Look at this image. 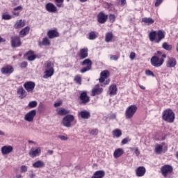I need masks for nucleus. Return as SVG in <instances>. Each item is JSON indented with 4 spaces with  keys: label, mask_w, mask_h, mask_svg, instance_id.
Returning a JSON list of instances; mask_svg holds the SVG:
<instances>
[{
    "label": "nucleus",
    "mask_w": 178,
    "mask_h": 178,
    "mask_svg": "<svg viewBox=\"0 0 178 178\" xmlns=\"http://www.w3.org/2000/svg\"><path fill=\"white\" fill-rule=\"evenodd\" d=\"M166 58V54H162V51H157L155 56H153L150 59L151 65L154 67H161L163 63H165V58Z\"/></svg>",
    "instance_id": "f257e3e1"
},
{
    "label": "nucleus",
    "mask_w": 178,
    "mask_h": 178,
    "mask_svg": "<svg viewBox=\"0 0 178 178\" xmlns=\"http://www.w3.org/2000/svg\"><path fill=\"white\" fill-rule=\"evenodd\" d=\"M137 109H138L137 106L134 104L128 106L126 108L125 113H124V116L126 119H128V120L133 119L134 115H136V112H137Z\"/></svg>",
    "instance_id": "f03ea898"
},
{
    "label": "nucleus",
    "mask_w": 178,
    "mask_h": 178,
    "mask_svg": "<svg viewBox=\"0 0 178 178\" xmlns=\"http://www.w3.org/2000/svg\"><path fill=\"white\" fill-rule=\"evenodd\" d=\"M163 119L168 123L175 122V113L170 109H167L163 112Z\"/></svg>",
    "instance_id": "7ed1b4c3"
},
{
    "label": "nucleus",
    "mask_w": 178,
    "mask_h": 178,
    "mask_svg": "<svg viewBox=\"0 0 178 178\" xmlns=\"http://www.w3.org/2000/svg\"><path fill=\"white\" fill-rule=\"evenodd\" d=\"M44 78L51 77V76H54L55 70H54V63H52L51 61L47 63L44 67Z\"/></svg>",
    "instance_id": "20e7f679"
},
{
    "label": "nucleus",
    "mask_w": 178,
    "mask_h": 178,
    "mask_svg": "<svg viewBox=\"0 0 178 178\" xmlns=\"http://www.w3.org/2000/svg\"><path fill=\"white\" fill-rule=\"evenodd\" d=\"M74 122V116L72 115H65L61 122L64 127H72V123Z\"/></svg>",
    "instance_id": "39448f33"
},
{
    "label": "nucleus",
    "mask_w": 178,
    "mask_h": 178,
    "mask_svg": "<svg viewBox=\"0 0 178 178\" xmlns=\"http://www.w3.org/2000/svg\"><path fill=\"white\" fill-rule=\"evenodd\" d=\"M81 66H86L81 70V73H86V72L91 70V67L92 66V61H91L90 58H86L81 63Z\"/></svg>",
    "instance_id": "423d86ee"
},
{
    "label": "nucleus",
    "mask_w": 178,
    "mask_h": 178,
    "mask_svg": "<svg viewBox=\"0 0 178 178\" xmlns=\"http://www.w3.org/2000/svg\"><path fill=\"white\" fill-rule=\"evenodd\" d=\"M36 115H37V111L31 110L29 112H28L26 114H25L24 119L25 122H29V123H31L32 122H34V118H35Z\"/></svg>",
    "instance_id": "0eeeda50"
},
{
    "label": "nucleus",
    "mask_w": 178,
    "mask_h": 178,
    "mask_svg": "<svg viewBox=\"0 0 178 178\" xmlns=\"http://www.w3.org/2000/svg\"><path fill=\"white\" fill-rule=\"evenodd\" d=\"M161 172L163 177H168V175H170L173 172V167L170 165H165L161 167Z\"/></svg>",
    "instance_id": "6e6552de"
},
{
    "label": "nucleus",
    "mask_w": 178,
    "mask_h": 178,
    "mask_svg": "<svg viewBox=\"0 0 178 178\" xmlns=\"http://www.w3.org/2000/svg\"><path fill=\"white\" fill-rule=\"evenodd\" d=\"M15 72V68L12 65H8L1 68V73L7 76H10Z\"/></svg>",
    "instance_id": "1a4fd4ad"
},
{
    "label": "nucleus",
    "mask_w": 178,
    "mask_h": 178,
    "mask_svg": "<svg viewBox=\"0 0 178 178\" xmlns=\"http://www.w3.org/2000/svg\"><path fill=\"white\" fill-rule=\"evenodd\" d=\"M41 147H32L29 151V156L31 158H37V156H40L41 155Z\"/></svg>",
    "instance_id": "9d476101"
},
{
    "label": "nucleus",
    "mask_w": 178,
    "mask_h": 178,
    "mask_svg": "<svg viewBox=\"0 0 178 178\" xmlns=\"http://www.w3.org/2000/svg\"><path fill=\"white\" fill-rule=\"evenodd\" d=\"M24 87L25 90H26L27 92H33V91H34V88H35V83L33 81L25 82Z\"/></svg>",
    "instance_id": "9b49d317"
},
{
    "label": "nucleus",
    "mask_w": 178,
    "mask_h": 178,
    "mask_svg": "<svg viewBox=\"0 0 178 178\" xmlns=\"http://www.w3.org/2000/svg\"><path fill=\"white\" fill-rule=\"evenodd\" d=\"M11 45L13 48H17V47H20V45H22V41L20 40V37L12 36Z\"/></svg>",
    "instance_id": "f8f14e48"
},
{
    "label": "nucleus",
    "mask_w": 178,
    "mask_h": 178,
    "mask_svg": "<svg viewBox=\"0 0 178 178\" xmlns=\"http://www.w3.org/2000/svg\"><path fill=\"white\" fill-rule=\"evenodd\" d=\"M10 152H13V147L11 145H5L1 147L2 155H9Z\"/></svg>",
    "instance_id": "ddd939ff"
},
{
    "label": "nucleus",
    "mask_w": 178,
    "mask_h": 178,
    "mask_svg": "<svg viewBox=\"0 0 178 178\" xmlns=\"http://www.w3.org/2000/svg\"><path fill=\"white\" fill-rule=\"evenodd\" d=\"M111 73L108 70H104L100 73L99 83H104L106 79H108Z\"/></svg>",
    "instance_id": "4468645a"
},
{
    "label": "nucleus",
    "mask_w": 178,
    "mask_h": 178,
    "mask_svg": "<svg viewBox=\"0 0 178 178\" xmlns=\"http://www.w3.org/2000/svg\"><path fill=\"white\" fill-rule=\"evenodd\" d=\"M46 10L50 13H55L58 11V8L52 3H48L45 6Z\"/></svg>",
    "instance_id": "2eb2a0df"
},
{
    "label": "nucleus",
    "mask_w": 178,
    "mask_h": 178,
    "mask_svg": "<svg viewBox=\"0 0 178 178\" xmlns=\"http://www.w3.org/2000/svg\"><path fill=\"white\" fill-rule=\"evenodd\" d=\"M108 15H104L102 12L99 13L97 15V21L101 24H104V23H106Z\"/></svg>",
    "instance_id": "dca6fc26"
},
{
    "label": "nucleus",
    "mask_w": 178,
    "mask_h": 178,
    "mask_svg": "<svg viewBox=\"0 0 178 178\" xmlns=\"http://www.w3.org/2000/svg\"><path fill=\"white\" fill-rule=\"evenodd\" d=\"M176 65H177V61L176 60V58L172 57H168V61L166 64L167 67H175Z\"/></svg>",
    "instance_id": "f3484780"
},
{
    "label": "nucleus",
    "mask_w": 178,
    "mask_h": 178,
    "mask_svg": "<svg viewBox=\"0 0 178 178\" xmlns=\"http://www.w3.org/2000/svg\"><path fill=\"white\" fill-rule=\"evenodd\" d=\"M146 172L147 170L145 169V167L140 166L136 170V175L138 177H143Z\"/></svg>",
    "instance_id": "a211bd4d"
},
{
    "label": "nucleus",
    "mask_w": 178,
    "mask_h": 178,
    "mask_svg": "<svg viewBox=\"0 0 178 178\" xmlns=\"http://www.w3.org/2000/svg\"><path fill=\"white\" fill-rule=\"evenodd\" d=\"M24 26H26V21L24 19H19L15 22L13 27L14 29H22V27H24Z\"/></svg>",
    "instance_id": "6ab92c4d"
},
{
    "label": "nucleus",
    "mask_w": 178,
    "mask_h": 178,
    "mask_svg": "<svg viewBox=\"0 0 178 178\" xmlns=\"http://www.w3.org/2000/svg\"><path fill=\"white\" fill-rule=\"evenodd\" d=\"M80 99L82 101V104H88L90 97L87 95V92L84 91L80 95Z\"/></svg>",
    "instance_id": "aec40b11"
},
{
    "label": "nucleus",
    "mask_w": 178,
    "mask_h": 178,
    "mask_svg": "<svg viewBox=\"0 0 178 178\" xmlns=\"http://www.w3.org/2000/svg\"><path fill=\"white\" fill-rule=\"evenodd\" d=\"M88 57V49L83 48L81 49L79 51V58L80 59H86V58Z\"/></svg>",
    "instance_id": "412c9836"
},
{
    "label": "nucleus",
    "mask_w": 178,
    "mask_h": 178,
    "mask_svg": "<svg viewBox=\"0 0 178 178\" xmlns=\"http://www.w3.org/2000/svg\"><path fill=\"white\" fill-rule=\"evenodd\" d=\"M109 95L111 97L113 95H116L118 94V86H116V84H112L108 89Z\"/></svg>",
    "instance_id": "4be33fe9"
},
{
    "label": "nucleus",
    "mask_w": 178,
    "mask_h": 178,
    "mask_svg": "<svg viewBox=\"0 0 178 178\" xmlns=\"http://www.w3.org/2000/svg\"><path fill=\"white\" fill-rule=\"evenodd\" d=\"M39 47H49L51 41L48 38H44L42 41L38 42Z\"/></svg>",
    "instance_id": "5701e85b"
},
{
    "label": "nucleus",
    "mask_w": 178,
    "mask_h": 178,
    "mask_svg": "<svg viewBox=\"0 0 178 178\" xmlns=\"http://www.w3.org/2000/svg\"><path fill=\"white\" fill-rule=\"evenodd\" d=\"M33 167L35 169H42V168H45V163L41 160H38L33 164Z\"/></svg>",
    "instance_id": "b1692460"
},
{
    "label": "nucleus",
    "mask_w": 178,
    "mask_h": 178,
    "mask_svg": "<svg viewBox=\"0 0 178 178\" xmlns=\"http://www.w3.org/2000/svg\"><path fill=\"white\" fill-rule=\"evenodd\" d=\"M102 92V88H99V85H96L95 88L92 90V96L99 95Z\"/></svg>",
    "instance_id": "393cba45"
},
{
    "label": "nucleus",
    "mask_w": 178,
    "mask_h": 178,
    "mask_svg": "<svg viewBox=\"0 0 178 178\" xmlns=\"http://www.w3.org/2000/svg\"><path fill=\"white\" fill-rule=\"evenodd\" d=\"M29 33H30V27L29 26H26L25 28L22 29L19 34V37L21 38H23V37H26V35H27V34H29Z\"/></svg>",
    "instance_id": "a878e982"
},
{
    "label": "nucleus",
    "mask_w": 178,
    "mask_h": 178,
    "mask_svg": "<svg viewBox=\"0 0 178 178\" xmlns=\"http://www.w3.org/2000/svg\"><path fill=\"white\" fill-rule=\"evenodd\" d=\"M78 115L81 119H90V116H91V114L88 111H82Z\"/></svg>",
    "instance_id": "bb28decb"
},
{
    "label": "nucleus",
    "mask_w": 178,
    "mask_h": 178,
    "mask_svg": "<svg viewBox=\"0 0 178 178\" xmlns=\"http://www.w3.org/2000/svg\"><path fill=\"white\" fill-rule=\"evenodd\" d=\"M17 94L18 95H19V98L21 99H23V98H25V97H26L27 95V92H26L24 88H23V87H21L17 89Z\"/></svg>",
    "instance_id": "cd10ccee"
},
{
    "label": "nucleus",
    "mask_w": 178,
    "mask_h": 178,
    "mask_svg": "<svg viewBox=\"0 0 178 178\" xmlns=\"http://www.w3.org/2000/svg\"><path fill=\"white\" fill-rule=\"evenodd\" d=\"M47 36L49 38H56V37H59V33L55 30H50L47 32Z\"/></svg>",
    "instance_id": "c85d7f7f"
},
{
    "label": "nucleus",
    "mask_w": 178,
    "mask_h": 178,
    "mask_svg": "<svg viewBox=\"0 0 178 178\" xmlns=\"http://www.w3.org/2000/svg\"><path fill=\"white\" fill-rule=\"evenodd\" d=\"M157 36H158V39L156 40V42L157 44H159L161 42V41H162V40H163V38H165V31H159L157 32Z\"/></svg>",
    "instance_id": "c756f323"
},
{
    "label": "nucleus",
    "mask_w": 178,
    "mask_h": 178,
    "mask_svg": "<svg viewBox=\"0 0 178 178\" xmlns=\"http://www.w3.org/2000/svg\"><path fill=\"white\" fill-rule=\"evenodd\" d=\"M123 154H124V151L123 150V149L118 148L114 151L113 156L114 158L118 159V158H120V156H122Z\"/></svg>",
    "instance_id": "7c9ffc66"
},
{
    "label": "nucleus",
    "mask_w": 178,
    "mask_h": 178,
    "mask_svg": "<svg viewBox=\"0 0 178 178\" xmlns=\"http://www.w3.org/2000/svg\"><path fill=\"white\" fill-rule=\"evenodd\" d=\"M162 151H163V143L155 145L154 152L157 155H161Z\"/></svg>",
    "instance_id": "2f4dec72"
},
{
    "label": "nucleus",
    "mask_w": 178,
    "mask_h": 178,
    "mask_svg": "<svg viewBox=\"0 0 178 178\" xmlns=\"http://www.w3.org/2000/svg\"><path fill=\"white\" fill-rule=\"evenodd\" d=\"M105 176V171L104 170H99L96 171L93 176L91 178H103Z\"/></svg>",
    "instance_id": "473e14b6"
},
{
    "label": "nucleus",
    "mask_w": 178,
    "mask_h": 178,
    "mask_svg": "<svg viewBox=\"0 0 178 178\" xmlns=\"http://www.w3.org/2000/svg\"><path fill=\"white\" fill-rule=\"evenodd\" d=\"M142 22L147 24V26H150V24H154L155 21L151 17H144L142 19Z\"/></svg>",
    "instance_id": "72a5a7b5"
},
{
    "label": "nucleus",
    "mask_w": 178,
    "mask_h": 178,
    "mask_svg": "<svg viewBox=\"0 0 178 178\" xmlns=\"http://www.w3.org/2000/svg\"><path fill=\"white\" fill-rule=\"evenodd\" d=\"M157 33L155 31H151L149 34V40L152 42L156 41Z\"/></svg>",
    "instance_id": "f704fd0d"
},
{
    "label": "nucleus",
    "mask_w": 178,
    "mask_h": 178,
    "mask_svg": "<svg viewBox=\"0 0 178 178\" xmlns=\"http://www.w3.org/2000/svg\"><path fill=\"white\" fill-rule=\"evenodd\" d=\"M113 136L115 137V138H119V137L122 136V130L120 129H114L113 131Z\"/></svg>",
    "instance_id": "c9c22d12"
},
{
    "label": "nucleus",
    "mask_w": 178,
    "mask_h": 178,
    "mask_svg": "<svg viewBox=\"0 0 178 178\" xmlns=\"http://www.w3.org/2000/svg\"><path fill=\"white\" fill-rule=\"evenodd\" d=\"M58 115H60L61 116H63V115H67V113H70V111L69 110H66L65 108H59L57 111Z\"/></svg>",
    "instance_id": "e433bc0d"
},
{
    "label": "nucleus",
    "mask_w": 178,
    "mask_h": 178,
    "mask_svg": "<svg viewBox=\"0 0 178 178\" xmlns=\"http://www.w3.org/2000/svg\"><path fill=\"white\" fill-rule=\"evenodd\" d=\"M112 38H113V34L112 32L107 33L105 36L106 42H111L112 41Z\"/></svg>",
    "instance_id": "4c0bfd02"
},
{
    "label": "nucleus",
    "mask_w": 178,
    "mask_h": 178,
    "mask_svg": "<svg viewBox=\"0 0 178 178\" xmlns=\"http://www.w3.org/2000/svg\"><path fill=\"white\" fill-rule=\"evenodd\" d=\"M162 48H163V49H165V51H172V45L168 44V42H165L163 43L162 44Z\"/></svg>",
    "instance_id": "58836bf2"
},
{
    "label": "nucleus",
    "mask_w": 178,
    "mask_h": 178,
    "mask_svg": "<svg viewBox=\"0 0 178 178\" xmlns=\"http://www.w3.org/2000/svg\"><path fill=\"white\" fill-rule=\"evenodd\" d=\"M98 38V34H97L95 33V31H92L90 33H89V36H88V39L89 40H95L96 38Z\"/></svg>",
    "instance_id": "ea45409f"
},
{
    "label": "nucleus",
    "mask_w": 178,
    "mask_h": 178,
    "mask_svg": "<svg viewBox=\"0 0 178 178\" xmlns=\"http://www.w3.org/2000/svg\"><path fill=\"white\" fill-rule=\"evenodd\" d=\"M74 81H75V83H76V84H79V86H81V81H82L81 76H80L79 74L76 75L74 76Z\"/></svg>",
    "instance_id": "a19ab883"
},
{
    "label": "nucleus",
    "mask_w": 178,
    "mask_h": 178,
    "mask_svg": "<svg viewBox=\"0 0 178 178\" xmlns=\"http://www.w3.org/2000/svg\"><path fill=\"white\" fill-rule=\"evenodd\" d=\"M12 15H9V14H6V13H3L2 14L1 16V19L3 20H10V19H12Z\"/></svg>",
    "instance_id": "79ce46f5"
},
{
    "label": "nucleus",
    "mask_w": 178,
    "mask_h": 178,
    "mask_svg": "<svg viewBox=\"0 0 178 178\" xmlns=\"http://www.w3.org/2000/svg\"><path fill=\"white\" fill-rule=\"evenodd\" d=\"M64 1L65 0H55L57 8H62V5H63Z\"/></svg>",
    "instance_id": "37998d69"
},
{
    "label": "nucleus",
    "mask_w": 178,
    "mask_h": 178,
    "mask_svg": "<svg viewBox=\"0 0 178 178\" xmlns=\"http://www.w3.org/2000/svg\"><path fill=\"white\" fill-rule=\"evenodd\" d=\"M37 105H38L37 101H32L29 103L28 106L29 108H35Z\"/></svg>",
    "instance_id": "c03bdc74"
},
{
    "label": "nucleus",
    "mask_w": 178,
    "mask_h": 178,
    "mask_svg": "<svg viewBox=\"0 0 178 178\" xmlns=\"http://www.w3.org/2000/svg\"><path fill=\"white\" fill-rule=\"evenodd\" d=\"M89 134H90V136H97L98 134V129H90L89 130Z\"/></svg>",
    "instance_id": "a18cd8bd"
},
{
    "label": "nucleus",
    "mask_w": 178,
    "mask_h": 178,
    "mask_svg": "<svg viewBox=\"0 0 178 178\" xmlns=\"http://www.w3.org/2000/svg\"><path fill=\"white\" fill-rule=\"evenodd\" d=\"M58 138H60L62 141H67V140H69V138L64 135H58Z\"/></svg>",
    "instance_id": "49530a36"
},
{
    "label": "nucleus",
    "mask_w": 178,
    "mask_h": 178,
    "mask_svg": "<svg viewBox=\"0 0 178 178\" xmlns=\"http://www.w3.org/2000/svg\"><path fill=\"white\" fill-rule=\"evenodd\" d=\"M36 58H37V56H35V54H32L28 56L27 60H29V62H33V60H35Z\"/></svg>",
    "instance_id": "de8ad7c7"
},
{
    "label": "nucleus",
    "mask_w": 178,
    "mask_h": 178,
    "mask_svg": "<svg viewBox=\"0 0 178 178\" xmlns=\"http://www.w3.org/2000/svg\"><path fill=\"white\" fill-rule=\"evenodd\" d=\"M115 20H116V17L115 15L111 14L109 15V22L110 23H114Z\"/></svg>",
    "instance_id": "09e8293b"
},
{
    "label": "nucleus",
    "mask_w": 178,
    "mask_h": 178,
    "mask_svg": "<svg viewBox=\"0 0 178 178\" xmlns=\"http://www.w3.org/2000/svg\"><path fill=\"white\" fill-rule=\"evenodd\" d=\"M145 75L146 76H152V77H155V74L152 72V71L147 70L145 71Z\"/></svg>",
    "instance_id": "8fccbe9b"
},
{
    "label": "nucleus",
    "mask_w": 178,
    "mask_h": 178,
    "mask_svg": "<svg viewBox=\"0 0 178 178\" xmlns=\"http://www.w3.org/2000/svg\"><path fill=\"white\" fill-rule=\"evenodd\" d=\"M28 168L26 165H22L20 168V172L21 173H26L27 172Z\"/></svg>",
    "instance_id": "3c124183"
},
{
    "label": "nucleus",
    "mask_w": 178,
    "mask_h": 178,
    "mask_svg": "<svg viewBox=\"0 0 178 178\" xmlns=\"http://www.w3.org/2000/svg\"><path fill=\"white\" fill-rule=\"evenodd\" d=\"M110 59L111 60H118L119 59V57L116 55H111L110 56Z\"/></svg>",
    "instance_id": "603ef678"
},
{
    "label": "nucleus",
    "mask_w": 178,
    "mask_h": 178,
    "mask_svg": "<svg viewBox=\"0 0 178 178\" xmlns=\"http://www.w3.org/2000/svg\"><path fill=\"white\" fill-rule=\"evenodd\" d=\"M129 58H130L131 60H134V58H136V53L131 52L130 54Z\"/></svg>",
    "instance_id": "864d4df0"
},
{
    "label": "nucleus",
    "mask_w": 178,
    "mask_h": 178,
    "mask_svg": "<svg viewBox=\"0 0 178 178\" xmlns=\"http://www.w3.org/2000/svg\"><path fill=\"white\" fill-rule=\"evenodd\" d=\"M129 141H130V139H129V138H125L122 140V144H123V145L127 144V143H129Z\"/></svg>",
    "instance_id": "5fc2aeb1"
},
{
    "label": "nucleus",
    "mask_w": 178,
    "mask_h": 178,
    "mask_svg": "<svg viewBox=\"0 0 178 178\" xmlns=\"http://www.w3.org/2000/svg\"><path fill=\"white\" fill-rule=\"evenodd\" d=\"M162 2H163V0H156V3H155V6H159V5H161V3H162Z\"/></svg>",
    "instance_id": "6e6d98bb"
},
{
    "label": "nucleus",
    "mask_w": 178,
    "mask_h": 178,
    "mask_svg": "<svg viewBox=\"0 0 178 178\" xmlns=\"http://www.w3.org/2000/svg\"><path fill=\"white\" fill-rule=\"evenodd\" d=\"M109 119H111V120H115V119H116V113L111 114Z\"/></svg>",
    "instance_id": "4d7b16f0"
},
{
    "label": "nucleus",
    "mask_w": 178,
    "mask_h": 178,
    "mask_svg": "<svg viewBox=\"0 0 178 178\" xmlns=\"http://www.w3.org/2000/svg\"><path fill=\"white\" fill-rule=\"evenodd\" d=\"M27 65H28L27 62H23L20 64V67H22V68L27 67Z\"/></svg>",
    "instance_id": "13d9d810"
},
{
    "label": "nucleus",
    "mask_w": 178,
    "mask_h": 178,
    "mask_svg": "<svg viewBox=\"0 0 178 178\" xmlns=\"http://www.w3.org/2000/svg\"><path fill=\"white\" fill-rule=\"evenodd\" d=\"M60 105H62V102L61 101L58 102L54 104L55 108H58V106H60Z\"/></svg>",
    "instance_id": "bf43d9fd"
},
{
    "label": "nucleus",
    "mask_w": 178,
    "mask_h": 178,
    "mask_svg": "<svg viewBox=\"0 0 178 178\" xmlns=\"http://www.w3.org/2000/svg\"><path fill=\"white\" fill-rule=\"evenodd\" d=\"M135 154L136 156H138V155H140V150H138V148L137 147L135 148Z\"/></svg>",
    "instance_id": "052dcab7"
},
{
    "label": "nucleus",
    "mask_w": 178,
    "mask_h": 178,
    "mask_svg": "<svg viewBox=\"0 0 178 178\" xmlns=\"http://www.w3.org/2000/svg\"><path fill=\"white\" fill-rule=\"evenodd\" d=\"M22 9H23V7H22V6H17V7H15V8H14V10H15V11H17V10H22Z\"/></svg>",
    "instance_id": "680f3d73"
},
{
    "label": "nucleus",
    "mask_w": 178,
    "mask_h": 178,
    "mask_svg": "<svg viewBox=\"0 0 178 178\" xmlns=\"http://www.w3.org/2000/svg\"><path fill=\"white\" fill-rule=\"evenodd\" d=\"M47 154L49 155H53L54 154V150H48Z\"/></svg>",
    "instance_id": "e2e57ef3"
},
{
    "label": "nucleus",
    "mask_w": 178,
    "mask_h": 178,
    "mask_svg": "<svg viewBox=\"0 0 178 178\" xmlns=\"http://www.w3.org/2000/svg\"><path fill=\"white\" fill-rule=\"evenodd\" d=\"M121 5L124 6L126 5V0H120Z\"/></svg>",
    "instance_id": "0e129e2a"
},
{
    "label": "nucleus",
    "mask_w": 178,
    "mask_h": 178,
    "mask_svg": "<svg viewBox=\"0 0 178 178\" xmlns=\"http://www.w3.org/2000/svg\"><path fill=\"white\" fill-rule=\"evenodd\" d=\"M5 41H6V40L0 36V42H5Z\"/></svg>",
    "instance_id": "69168bd1"
},
{
    "label": "nucleus",
    "mask_w": 178,
    "mask_h": 178,
    "mask_svg": "<svg viewBox=\"0 0 178 178\" xmlns=\"http://www.w3.org/2000/svg\"><path fill=\"white\" fill-rule=\"evenodd\" d=\"M110 82H111V81L109 79L106 80V81L104 82L105 86L109 84Z\"/></svg>",
    "instance_id": "338daca9"
},
{
    "label": "nucleus",
    "mask_w": 178,
    "mask_h": 178,
    "mask_svg": "<svg viewBox=\"0 0 178 178\" xmlns=\"http://www.w3.org/2000/svg\"><path fill=\"white\" fill-rule=\"evenodd\" d=\"M22 177H23L20 174L16 175V176H15V178H22Z\"/></svg>",
    "instance_id": "774afa93"
}]
</instances>
